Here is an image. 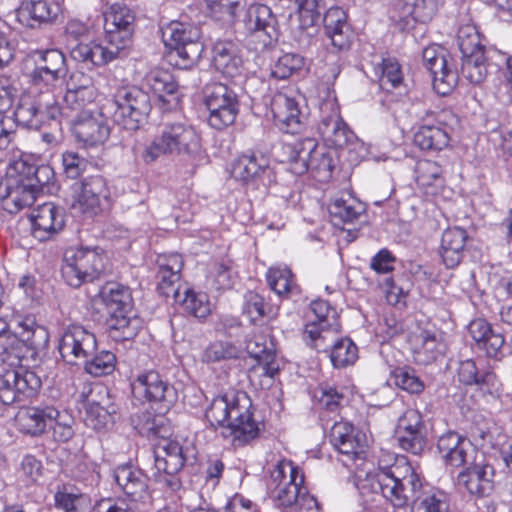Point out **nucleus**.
Instances as JSON below:
<instances>
[{
	"mask_svg": "<svg viewBox=\"0 0 512 512\" xmlns=\"http://www.w3.org/2000/svg\"><path fill=\"white\" fill-rule=\"evenodd\" d=\"M14 116L15 123L30 129H39L43 121L42 106L30 98H24L17 106Z\"/></svg>",
	"mask_w": 512,
	"mask_h": 512,
	"instance_id": "51",
	"label": "nucleus"
},
{
	"mask_svg": "<svg viewBox=\"0 0 512 512\" xmlns=\"http://www.w3.org/2000/svg\"><path fill=\"white\" fill-rule=\"evenodd\" d=\"M59 12L56 3L47 0L24 1L16 10L17 21L25 27L34 28L42 22L54 19Z\"/></svg>",
	"mask_w": 512,
	"mask_h": 512,
	"instance_id": "36",
	"label": "nucleus"
},
{
	"mask_svg": "<svg viewBox=\"0 0 512 512\" xmlns=\"http://www.w3.org/2000/svg\"><path fill=\"white\" fill-rule=\"evenodd\" d=\"M162 40L170 48L169 58L180 69L192 67L201 57L203 44L199 41L198 27L179 21H172L162 28Z\"/></svg>",
	"mask_w": 512,
	"mask_h": 512,
	"instance_id": "9",
	"label": "nucleus"
},
{
	"mask_svg": "<svg viewBox=\"0 0 512 512\" xmlns=\"http://www.w3.org/2000/svg\"><path fill=\"white\" fill-rule=\"evenodd\" d=\"M212 63L216 70L227 77L237 75L242 66L238 46L230 40H219L212 48Z\"/></svg>",
	"mask_w": 512,
	"mask_h": 512,
	"instance_id": "38",
	"label": "nucleus"
},
{
	"mask_svg": "<svg viewBox=\"0 0 512 512\" xmlns=\"http://www.w3.org/2000/svg\"><path fill=\"white\" fill-rule=\"evenodd\" d=\"M47 330L38 325L34 318L26 317L20 321L14 335L0 332V362L7 364L10 369L23 367V349L36 351L48 343Z\"/></svg>",
	"mask_w": 512,
	"mask_h": 512,
	"instance_id": "8",
	"label": "nucleus"
},
{
	"mask_svg": "<svg viewBox=\"0 0 512 512\" xmlns=\"http://www.w3.org/2000/svg\"><path fill=\"white\" fill-rule=\"evenodd\" d=\"M136 399L148 402L155 410V416H165L177 401L176 389L157 371L139 374L131 383Z\"/></svg>",
	"mask_w": 512,
	"mask_h": 512,
	"instance_id": "13",
	"label": "nucleus"
},
{
	"mask_svg": "<svg viewBox=\"0 0 512 512\" xmlns=\"http://www.w3.org/2000/svg\"><path fill=\"white\" fill-rule=\"evenodd\" d=\"M325 34L336 51L350 46V33L346 12L340 7L329 8L323 17Z\"/></svg>",
	"mask_w": 512,
	"mask_h": 512,
	"instance_id": "35",
	"label": "nucleus"
},
{
	"mask_svg": "<svg viewBox=\"0 0 512 512\" xmlns=\"http://www.w3.org/2000/svg\"><path fill=\"white\" fill-rule=\"evenodd\" d=\"M461 74L472 84H480L487 76L485 52L461 57Z\"/></svg>",
	"mask_w": 512,
	"mask_h": 512,
	"instance_id": "55",
	"label": "nucleus"
},
{
	"mask_svg": "<svg viewBox=\"0 0 512 512\" xmlns=\"http://www.w3.org/2000/svg\"><path fill=\"white\" fill-rule=\"evenodd\" d=\"M107 270L108 258L99 247H71L63 254L61 276L73 288L99 279Z\"/></svg>",
	"mask_w": 512,
	"mask_h": 512,
	"instance_id": "6",
	"label": "nucleus"
},
{
	"mask_svg": "<svg viewBox=\"0 0 512 512\" xmlns=\"http://www.w3.org/2000/svg\"><path fill=\"white\" fill-rule=\"evenodd\" d=\"M437 449L445 464L456 468L465 466L481 452L470 440L454 431H448L439 437Z\"/></svg>",
	"mask_w": 512,
	"mask_h": 512,
	"instance_id": "28",
	"label": "nucleus"
},
{
	"mask_svg": "<svg viewBox=\"0 0 512 512\" xmlns=\"http://www.w3.org/2000/svg\"><path fill=\"white\" fill-rule=\"evenodd\" d=\"M205 105L209 111L208 123L217 130L232 125L240 111L237 93L223 83H214L207 88Z\"/></svg>",
	"mask_w": 512,
	"mask_h": 512,
	"instance_id": "15",
	"label": "nucleus"
},
{
	"mask_svg": "<svg viewBox=\"0 0 512 512\" xmlns=\"http://www.w3.org/2000/svg\"><path fill=\"white\" fill-rule=\"evenodd\" d=\"M457 43L462 55L461 57L485 52L484 47L480 43L479 33L476 28L471 25H466L459 29Z\"/></svg>",
	"mask_w": 512,
	"mask_h": 512,
	"instance_id": "57",
	"label": "nucleus"
},
{
	"mask_svg": "<svg viewBox=\"0 0 512 512\" xmlns=\"http://www.w3.org/2000/svg\"><path fill=\"white\" fill-rule=\"evenodd\" d=\"M408 486L414 495L419 491L421 481L405 456L396 457L391 465L380 466L372 483L373 490L380 492L394 507L406 505Z\"/></svg>",
	"mask_w": 512,
	"mask_h": 512,
	"instance_id": "5",
	"label": "nucleus"
},
{
	"mask_svg": "<svg viewBox=\"0 0 512 512\" xmlns=\"http://www.w3.org/2000/svg\"><path fill=\"white\" fill-rule=\"evenodd\" d=\"M240 348L230 341L217 340L210 343L202 354V361L215 363L223 360L236 359L240 355Z\"/></svg>",
	"mask_w": 512,
	"mask_h": 512,
	"instance_id": "56",
	"label": "nucleus"
},
{
	"mask_svg": "<svg viewBox=\"0 0 512 512\" xmlns=\"http://www.w3.org/2000/svg\"><path fill=\"white\" fill-rule=\"evenodd\" d=\"M457 378L458 381L464 385H477L482 390H484L486 385H492L496 380L494 373H481L472 359H467L459 363Z\"/></svg>",
	"mask_w": 512,
	"mask_h": 512,
	"instance_id": "49",
	"label": "nucleus"
},
{
	"mask_svg": "<svg viewBox=\"0 0 512 512\" xmlns=\"http://www.w3.org/2000/svg\"><path fill=\"white\" fill-rule=\"evenodd\" d=\"M114 479L132 501H145L149 497L148 477L142 470L131 465H121L114 470Z\"/></svg>",
	"mask_w": 512,
	"mask_h": 512,
	"instance_id": "33",
	"label": "nucleus"
},
{
	"mask_svg": "<svg viewBox=\"0 0 512 512\" xmlns=\"http://www.w3.org/2000/svg\"><path fill=\"white\" fill-rule=\"evenodd\" d=\"M468 330L477 347L484 350L488 357L498 358L503 355L504 336L496 332L485 319L471 321Z\"/></svg>",
	"mask_w": 512,
	"mask_h": 512,
	"instance_id": "34",
	"label": "nucleus"
},
{
	"mask_svg": "<svg viewBox=\"0 0 512 512\" xmlns=\"http://www.w3.org/2000/svg\"><path fill=\"white\" fill-rule=\"evenodd\" d=\"M75 203L85 213L97 214L110 196L106 180L100 176L85 178L74 186Z\"/></svg>",
	"mask_w": 512,
	"mask_h": 512,
	"instance_id": "27",
	"label": "nucleus"
},
{
	"mask_svg": "<svg viewBox=\"0 0 512 512\" xmlns=\"http://www.w3.org/2000/svg\"><path fill=\"white\" fill-rule=\"evenodd\" d=\"M231 176L252 189H267L276 182V174L269 158L254 151L242 153L233 161Z\"/></svg>",
	"mask_w": 512,
	"mask_h": 512,
	"instance_id": "14",
	"label": "nucleus"
},
{
	"mask_svg": "<svg viewBox=\"0 0 512 512\" xmlns=\"http://www.w3.org/2000/svg\"><path fill=\"white\" fill-rule=\"evenodd\" d=\"M54 501L55 507L64 512H86L91 506L88 494L68 486L55 493Z\"/></svg>",
	"mask_w": 512,
	"mask_h": 512,
	"instance_id": "47",
	"label": "nucleus"
},
{
	"mask_svg": "<svg viewBox=\"0 0 512 512\" xmlns=\"http://www.w3.org/2000/svg\"><path fill=\"white\" fill-rule=\"evenodd\" d=\"M135 17L124 4L114 3L104 13L106 45L100 41L89 40L71 46L70 57L85 67L105 66L125 55L131 46Z\"/></svg>",
	"mask_w": 512,
	"mask_h": 512,
	"instance_id": "2",
	"label": "nucleus"
},
{
	"mask_svg": "<svg viewBox=\"0 0 512 512\" xmlns=\"http://www.w3.org/2000/svg\"><path fill=\"white\" fill-rule=\"evenodd\" d=\"M144 83L161 101L170 102V100L166 99V96H171L173 100L178 101V96L176 95L178 84L170 72L162 69H153L145 76Z\"/></svg>",
	"mask_w": 512,
	"mask_h": 512,
	"instance_id": "44",
	"label": "nucleus"
},
{
	"mask_svg": "<svg viewBox=\"0 0 512 512\" xmlns=\"http://www.w3.org/2000/svg\"><path fill=\"white\" fill-rule=\"evenodd\" d=\"M466 239V231L459 227L448 228L443 232L439 255L447 268H455L461 262Z\"/></svg>",
	"mask_w": 512,
	"mask_h": 512,
	"instance_id": "39",
	"label": "nucleus"
},
{
	"mask_svg": "<svg viewBox=\"0 0 512 512\" xmlns=\"http://www.w3.org/2000/svg\"><path fill=\"white\" fill-rule=\"evenodd\" d=\"M110 318L108 326L117 340H129L137 335L139 320L132 315V297L127 287L119 283H107L100 292Z\"/></svg>",
	"mask_w": 512,
	"mask_h": 512,
	"instance_id": "7",
	"label": "nucleus"
},
{
	"mask_svg": "<svg viewBox=\"0 0 512 512\" xmlns=\"http://www.w3.org/2000/svg\"><path fill=\"white\" fill-rule=\"evenodd\" d=\"M422 59L424 67L432 77L436 92L447 95L455 87L458 75L449 68L444 49L438 45L428 46L423 49Z\"/></svg>",
	"mask_w": 512,
	"mask_h": 512,
	"instance_id": "23",
	"label": "nucleus"
},
{
	"mask_svg": "<svg viewBox=\"0 0 512 512\" xmlns=\"http://www.w3.org/2000/svg\"><path fill=\"white\" fill-rule=\"evenodd\" d=\"M310 309L315 320L305 325L303 338L306 343L318 351H326V341L329 336L340 331V323L336 310L326 300L318 299L312 301Z\"/></svg>",
	"mask_w": 512,
	"mask_h": 512,
	"instance_id": "16",
	"label": "nucleus"
},
{
	"mask_svg": "<svg viewBox=\"0 0 512 512\" xmlns=\"http://www.w3.org/2000/svg\"><path fill=\"white\" fill-rule=\"evenodd\" d=\"M415 180L426 195H436L444 186L442 167L435 161L419 160L415 166Z\"/></svg>",
	"mask_w": 512,
	"mask_h": 512,
	"instance_id": "42",
	"label": "nucleus"
},
{
	"mask_svg": "<svg viewBox=\"0 0 512 512\" xmlns=\"http://www.w3.org/2000/svg\"><path fill=\"white\" fill-rule=\"evenodd\" d=\"M132 424L141 436L161 439L154 448L155 468L170 476L165 482L172 490L179 489L181 482L176 475L197 460L194 439L188 436L171 439L173 431L169 418H132Z\"/></svg>",
	"mask_w": 512,
	"mask_h": 512,
	"instance_id": "1",
	"label": "nucleus"
},
{
	"mask_svg": "<svg viewBox=\"0 0 512 512\" xmlns=\"http://www.w3.org/2000/svg\"><path fill=\"white\" fill-rule=\"evenodd\" d=\"M34 168L35 164L26 158L16 159L8 166L6 178L0 184V192L11 213L33 204L32 192L26 184L30 183Z\"/></svg>",
	"mask_w": 512,
	"mask_h": 512,
	"instance_id": "12",
	"label": "nucleus"
},
{
	"mask_svg": "<svg viewBox=\"0 0 512 512\" xmlns=\"http://www.w3.org/2000/svg\"><path fill=\"white\" fill-rule=\"evenodd\" d=\"M245 0H207L210 15L216 21L230 25L242 11Z\"/></svg>",
	"mask_w": 512,
	"mask_h": 512,
	"instance_id": "50",
	"label": "nucleus"
},
{
	"mask_svg": "<svg viewBox=\"0 0 512 512\" xmlns=\"http://www.w3.org/2000/svg\"><path fill=\"white\" fill-rule=\"evenodd\" d=\"M395 7L400 11L399 17H412L416 22L430 21L438 10L437 0H397Z\"/></svg>",
	"mask_w": 512,
	"mask_h": 512,
	"instance_id": "45",
	"label": "nucleus"
},
{
	"mask_svg": "<svg viewBox=\"0 0 512 512\" xmlns=\"http://www.w3.org/2000/svg\"><path fill=\"white\" fill-rule=\"evenodd\" d=\"M413 512H450L447 495L442 491H431L419 498Z\"/></svg>",
	"mask_w": 512,
	"mask_h": 512,
	"instance_id": "59",
	"label": "nucleus"
},
{
	"mask_svg": "<svg viewBox=\"0 0 512 512\" xmlns=\"http://www.w3.org/2000/svg\"><path fill=\"white\" fill-rule=\"evenodd\" d=\"M158 263V289L166 298H172L180 304L185 312L195 318L204 319L211 313L209 296L205 292L179 285L180 272L183 268L181 255L172 253L161 255Z\"/></svg>",
	"mask_w": 512,
	"mask_h": 512,
	"instance_id": "3",
	"label": "nucleus"
},
{
	"mask_svg": "<svg viewBox=\"0 0 512 512\" xmlns=\"http://www.w3.org/2000/svg\"><path fill=\"white\" fill-rule=\"evenodd\" d=\"M364 435L356 431L354 425L345 419L333 424L330 438L336 449L345 455L356 454Z\"/></svg>",
	"mask_w": 512,
	"mask_h": 512,
	"instance_id": "43",
	"label": "nucleus"
},
{
	"mask_svg": "<svg viewBox=\"0 0 512 512\" xmlns=\"http://www.w3.org/2000/svg\"><path fill=\"white\" fill-rule=\"evenodd\" d=\"M414 142L422 150H442L448 146V133L439 126L423 124L414 135Z\"/></svg>",
	"mask_w": 512,
	"mask_h": 512,
	"instance_id": "48",
	"label": "nucleus"
},
{
	"mask_svg": "<svg viewBox=\"0 0 512 512\" xmlns=\"http://www.w3.org/2000/svg\"><path fill=\"white\" fill-rule=\"evenodd\" d=\"M446 343L429 331H422L414 339V358L417 363L428 365L437 361L446 352Z\"/></svg>",
	"mask_w": 512,
	"mask_h": 512,
	"instance_id": "40",
	"label": "nucleus"
},
{
	"mask_svg": "<svg viewBox=\"0 0 512 512\" xmlns=\"http://www.w3.org/2000/svg\"><path fill=\"white\" fill-rule=\"evenodd\" d=\"M66 74V58L57 49L38 52L35 67L27 73L30 84L40 92H49Z\"/></svg>",
	"mask_w": 512,
	"mask_h": 512,
	"instance_id": "19",
	"label": "nucleus"
},
{
	"mask_svg": "<svg viewBox=\"0 0 512 512\" xmlns=\"http://www.w3.org/2000/svg\"><path fill=\"white\" fill-rule=\"evenodd\" d=\"M58 350L61 357L70 364H78L97 350L95 335L81 325H71L63 332Z\"/></svg>",
	"mask_w": 512,
	"mask_h": 512,
	"instance_id": "22",
	"label": "nucleus"
},
{
	"mask_svg": "<svg viewBox=\"0 0 512 512\" xmlns=\"http://www.w3.org/2000/svg\"><path fill=\"white\" fill-rule=\"evenodd\" d=\"M380 85L389 90L398 88L403 81L401 66L395 58H383L380 64Z\"/></svg>",
	"mask_w": 512,
	"mask_h": 512,
	"instance_id": "58",
	"label": "nucleus"
},
{
	"mask_svg": "<svg viewBox=\"0 0 512 512\" xmlns=\"http://www.w3.org/2000/svg\"><path fill=\"white\" fill-rule=\"evenodd\" d=\"M71 122L77 140L87 146L102 144L109 136L107 119L97 111H83L71 117Z\"/></svg>",
	"mask_w": 512,
	"mask_h": 512,
	"instance_id": "26",
	"label": "nucleus"
},
{
	"mask_svg": "<svg viewBox=\"0 0 512 512\" xmlns=\"http://www.w3.org/2000/svg\"><path fill=\"white\" fill-rule=\"evenodd\" d=\"M246 350L249 356L258 362L250 371V380L254 382L255 378L259 376L265 377L268 381L272 380L279 372L273 343L268 341L264 335L255 334L248 339Z\"/></svg>",
	"mask_w": 512,
	"mask_h": 512,
	"instance_id": "25",
	"label": "nucleus"
},
{
	"mask_svg": "<svg viewBox=\"0 0 512 512\" xmlns=\"http://www.w3.org/2000/svg\"><path fill=\"white\" fill-rule=\"evenodd\" d=\"M200 149V136L194 126L184 118L165 119L153 141L147 145L141 157L152 163L163 155H192Z\"/></svg>",
	"mask_w": 512,
	"mask_h": 512,
	"instance_id": "4",
	"label": "nucleus"
},
{
	"mask_svg": "<svg viewBox=\"0 0 512 512\" xmlns=\"http://www.w3.org/2000/svg\"><path fill=\"white\" fill-rule=\"evenodd\" d=\"M271 111L280 129L286 133H299L305 126L306 118L300 111L298 102L284 93L273 96Z\"/></svg>",
	"mask_w": 512,
	"mask_h": 512,
	"instance_id": "29",
	"label": "nucleus"
},
{
	"mask_svg": "<svg viewBox=\"0 0 512 512\" xmlns=\"http://www.w3.org/2000/svg\"><path fill=\"white\" fill-rule=\"evenodd\" d=\"M313 398L320 408L335 412L343 400V395L335 388L325 385L314 390Z\"/></svg>",
	"mask_w": 512,
	"mask_h": 512,
	"instance_id": "64",
	"label": "nucleus"
},
{
	"mask_svg": "<svg viewBox=\"0 0 512 512\" xmlns=\"http://www.w3.org/2000/svg\"><path fill=\"white\" fill-rule=\"evenodd\" d=\"M115 105V121L129 131L144 126L152 109L150 95L138 86L119 89L115 95Z\"/></svg>",
	"mask_w": 512,
	"mask_h": 512,
	"instance_id": "11",
	"label": "nucleus"
},
{
	"mask_svg": "<svg viewBox=\"0 0 512 512\" xmlns=\"http://www.w3.org/2000/svg\"><path fill=\"white\" fill-rule=\"evenodd\" d=\"M283 153L287 155L289 170L295 175H302L311 170L322 180L331 177L333 159L330 152L319 148L316 139L304 138L292 144L282 146Z\"/></svg>",
	"mask_w": 512,
	"mask_h": 512,
	"instance_id": "10",
	"label": "nucleus"
},
{
	"mask_svg": "<svg viewBox=\"0 0 512 512\" xmlns=\"http://www.w3.org/2000/svg\"><path fill=\"white\" fill-rule=\"evenodd\" d=\"M303 65V59L296 54L287 53L278 58L271 69V75L276 79H287Z\"/></svg>",
	"mask_w": 512,
	"mask_h": 512,
	"instance_id": "61",
	"label": "nucleus"
},
{
	"mask_svg": "<svg viewBox=\"0 0 512 512\" xmlns=\"http://www.w3.org/2000/svg\"><path fill=\"white\" fill-rule=\"evenodd\" d=\"M394 382L400 389L411 394H419L425 387L416 372L409 367L397 368L394 371Z\"/></svg>",
	"mask_w": 512,
	"mask_h": 512,
	"instance_id": "60",
	"label": "nucleus"
},
{
	"mask_svg": "<svg viewBox=\"0 0 512 512\" xmlns=\"http://www.w3.org/2000/svg\"><path fill=\"white\" fill-rule=\"evenodd\" d=\"M229 416H253L252 401L244 391H232L225 394Z\"/></svg>",
	"mask_w": 512,
	"mask_h": 512,
	"instance_id": "62",
	"label": "nucleus"
},
{
	"mask_svg": "<svg viewBox=\"0 0 512 512\" xmlns=\"http://www.w3.org/2000/svg\"><path fill=\"white\" fill-rule=\"evenodd\" d=\"M358 358V348L350 338L336 340L330 351V360L335 368L354 364Z\"/></svg>",
	"mask_w": 512,
	"mask_h": 512,
	"instance_id": "52",
	"label": "nucleus"
},
{
	"mask_svg": "<svg viewBox=\"0 0 512 512\" xmlns=\"http://www.w3.org/2000/svg\"><path fill=\"white\" fill-rule=\"evenodd\" d=\"M89 165L90 162L77 152L66 151L62 154L63 172L68 178H78L87 170Z\"/></svg>",
	"mask_w": 512,
	"mask_h": 512,
	"instance_id": "63",
	"label": "nucleus"
},
{
	"mask_svg": "<svg viewBox=\"0 0 512 512\" xmlns=\"http://www.w3.org/2000/svg\"><path fill=\"white\" fill-rule=\"evenodd\" d=\"M245 26L264 46L277 39V19L271 8L265 4L252 5L247 12Z\"/></svg>",
	"mask_w": 512,
	"mask_h": 512,
	"instance_id": "31",
	"label": "nucleus"
},
{
	"mask_svg": "<svg viewBox=\"0 0 512 512\" xmlns=\"http://www.w3.org/2000/svg\"><path fill=\"white\" fill-rule=\"evenodd\" d=\"M31 220L32 234L39 241L50 239L64 227L62 209L51 202L44 203L35 209Z\"/></svg>",
	"mask_w": 512,
	"mask_h": 512,
	"instance_id": "30",
	"label": "nucleus"
},
{
	"mask_svg": "<svg viewBox=\"0 0 512 512\" xmlns=\"http://www.w3.org/2000/svg\"><path fill=\"white\" fill-rule=\"evenodd\" d=\"M266 279L269 287L280 297L299 294L294 275L287 266H274L268 269Z\"/></svg>",
	"mask_w": 512,
	"mask_h": 512,
	"instance_id": "46",
	"label": "nucleus"
},
{
	"mask_svg": "<svg viewBox=\"0 0 512 512\" xmlns=\"http://www.w3.org/2000/svg\"><path fill=\"white\" fill-rule=\"evenodd\" d=\"M97 95V90L66 89L61 104L48 108L49 116L50 118L55 119L60 115L69 119L83 111H90L86 106L91 104L96 99Z\"/></svg>",
	"mask_w": 512,
	"mask_h": 512,
	"instance_id": "37",
	"label": "nucleus"
},
{
	"mask_svg": "<svg viewBox=\"0 0 512 512\" xmlns=\"http://www.w3.org/2000/svg\"><path fill=\"white\" fill-rule=\"evenodd\" d=\"M212 425L215 431L234 447L249 444L258 438L264 429L263 421H256L255 418H218Z\"/></svg>",
	"mask_w": 512,
	"mask_h": 512,
	"instance_id": "24",
	"label": "nucleus"
},
{
	"mask_svg": "<svg viewBox=\"0 0 512 512\" xmlns=\"http://www.w3.org/2000/svg\"><path fill=\"white\" fill-rule=\"evenodd\" d=\"M495 469L489 463L484 452L474 456L458 474V485L471 495L488 496L494 489Z\"/></svg>",
	"mask_w": 512,
	"mask_h": 512,
	"instance_id": "21",
	"label": "nucleus"
},
{
	"mask_svg": "<svg viewBox=\"0 0 512 512\" xmlns=\"http://www.w3.org/2000/svg\"><path fill=\"white\" fill-rule=\"evenodd\" d=\"M317 129L329 147L343 148L354 138V133L342 119L337 100L333 96H328L319 105Z\"/></svg>",
	"mask_w": 512,
	"mask_h": 512,
	"instance_id": "18",
	"label": "nucleus"
},
{
	"mask_svg": "<svg viewBox=\"0 0 512 512\" xmlns=\"http://www.w3.org/2000/svg\"><path fill=\"white\" fill-rule=\"evenodd\" d=\"M244 313L248 315L251 322H257L264 317L274 318L277 314V308L266 302L260 294L249 292L245 296Z\"/></svg>",
	"mask_w": 512,
	"mask_h": 512,
	"instance_id": "54",
	"label": "nucleus"
},
{
	"mask_svg": "<svg viewBox=\"0 0 512 512\" xmlns=\"http://www.w3.org/2000/svg\"><path fill=\"white\" fill-rule=\"evenodd\" d=\"M334 225L352 224L364 213V205L350 194L336 197L328 206Z\"/></svg>",
	"mask_w": 512,
	"mask_h": 512,
	"instance_id": "41",
	"label": "nucleus"
},
{
	"mask_svg": "<svg viewBox=\"0 0 512 512\" xmlns=\"http://www.w3.org/2000/svg\"><path fill=\"white\" fill-rule=\"evenodd\" d=\"M85 371L95 377L108 375L115 369L116 357L107 350L97 352V350L89 358L83 360Z\"/></svg>",
	"mask_w": 512,
	"mask_h": 512,
	"instance_id": "53",
	"label": "nucleus"
},
{
	"mask_svg": "<svg viewBox=\"0 0 512 512\" xmlns=\"http://www.w3.org/2000/svg\"><path fill=\"white\" fill-rule=\"evenodd\" d=\"M394 437L402 450L419 455L426 446L427 429L421 418H399Z\"/></svg>",
	"mask_w": 512,
	"mask_h": 512,
	"instance_id": "32",
	"label": "nucleus"
},
{
	"mask_svg": "<svg viewBox=\"0 0 512 512\" xmlns=\"http://www.w3.org/2000/svg\"><path fill=\"white\" fill-rule=\"evenodd\" d=\"M304 475L291 462L282 463L271 473L269 488L277 507H292L303 493Z\"/></svg>",
	"mask_w": 512,
	"mask_h": 512,
	"instance_id": "17",
	"label": "nucleus"
},
{
	"mask_svg": "<svg viewBox=\"0 0 512 512\" xmlns=\"http://www.w3.org/2000/svg\"><path fill=\"white\" fill-rule=\"evenodd\" d=\"M41 386L35 372L24 367L7 369L0 375V401L10 405L33 396Z\"/></svg>",
	"mask_w": 512,
	"mask_h": 512,
	"instance_id": "20",
	"label": "nucleus"
}]
</instances>
